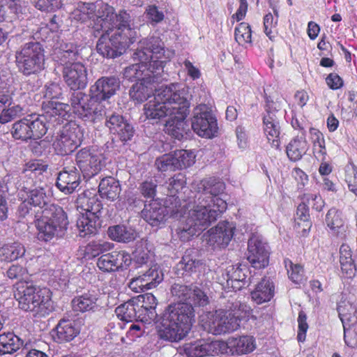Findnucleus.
Returning <instances> with one entry per match:
<instances>
[{
    "instance_id": "f257e3e1",
    "label": "nucleus",
    "mask_w": 357,
    "mask_h": 357,
    "mask_svg": "<svg viewBox=\"0 0 357 357\" xmlns=\"http://www.w3.org/2000/svg\"><path fill=\"white\" fill-rule=\"evenodd\" d=\"M174 51L166 48L160 37L151 36L141 40L132 59L138 63L126 67L123 77L129 82L151 79L160 75Z\"/></svg>"
},
{
    "instance_id": "f03ea898",
    "label": "nucleus",
    "mask_w": 357,
    "mask_h": 357,
    "mask_svg": "<svg viewBox=\"0 0 357 357\" xmlns=\"http://www.w3.org/2000/svg\"><path fill=\"white\" fill-rule=\"evenodd\" d=\"M130 15L126 10H120L114 19V29L108 32L101 31L96 49L107 58L121 55L136 40V31L130 26Z\"/></svg>"
},
{
    "instance_id": "7ed1b4c3",
    "label": "nucleus",
    "mask_w": 357,
    "mask_h": 357,
    "mask_svg": "<svg viewBox=\"0 0 357 357\" xmlns=\"http://www.w3.org/2000/svg\"><path fill=\"white\" fill-rule=\"evenodd\" d=\"M195 322V311L190 303H171L163 313L158 335L162 340L178 342L188 335Z\"/></svg>"
},
{
    "instance_id": "20e7f679",
    "label": "nucleus",
    "mask_w": 357,
    "mask_h": 357,
    "mask_svg": "<svg viewBox=\"0 0 357 357\" xmlns=\"http://www.w3.org/2000/svg\"><path fill=\"white\" fill-rule=\"evenodd\" d=\"M15 287L14 296L21 310L31 312L38 317H45L52 312V292L49 288L34 285L29 281H19Z\"/></svg>"
},
{
    "instance_id": "39448f33",
    "label": "nucleus",
    "mask_w": 357,
    "mask_h": 357,
    "mask_svg": "<svg viewBox=\"0 0 357 357\" xmlns=\"http://www.w3.org/2000/svg\"><path fill=\"white\" fill-rule=\"evenodd\" d=\"M187 99V91L180 89L179 84L162 86L155 90L153 99L144 105V115L148 119L160 121L172 116L177 107Z\"/></svg>"
},
{
    "instance_id": "423d86ee",
    "label": "nucleus",
    "mask_w": 357,
    "mask_h": 357,
    "mask_svg": "<svg viewBox=\"0 0 357 357\" xmlns=\"http://www.w3.org/2000/svg\"><path fill=\"white\" fill-rule=\"evenodd\" d=\"M35 226L38 240L48 242L59 232L67 229L68 215L60 206H50L48 208L37 212L35 215Z\"/></svg>"
},
{
    "instance_id": "0eeeda50",
    "label": "nucleus",
    "mask_w": 357,
    "mask_h": 357,
    "mask_svg": "<svg viewBox=\"0 0 357 357\" xmlns=\"http://www.w3.org/2000/svg\"><path fill=\"white\" fill-rule=\"evenodd\" d=\"M73 15L75 19L82 22L96 17L93 28L100 33V31L108 32L114 29V19L118 14L114 13L113 7L100 2L79 3Z\"/></svg>"
},
{
    "instance_id": "6e6552de",
    "label": "nucleus",
    "mask_w": 357,
    "mask_h": 357,
    "mask_svg": "<svg viewBox=\"0 0 357 357\" xmlns=\"http://www.w3.org/2000/svg\"><path fill=\"white\" fill-rule=\"evenodd\" d=\"M15 57L16 67L23 75H36L45 68V50L40 43H25L15 52Z\"/></svg>"
},
{
    "instance_id": "1a4fd4ad",
    "label": "nucleus",
    "mask_w": 357,
    "mask_h": 357,
    "mask_svg": "<svg viewBox=\"0 0 357 357\" xmlns=\"http://www.w3.org/2000/svg\"><path fill=\"white\" fill-rule=\"evenodd\" d=\"M84 130L76 121L66 123L52 144L57 155H67L75 151L82 144Z\"/></svg>"
},
{
    "instance_id": "9d476101",
    "label": "nucleus",
    "mask_w": 357,
    "mask_h": 357,
    "mask_svg": "<svg viewBox=\"0 0 357 357\" xmlns=\"http://www.w3.org/2000/svg\"><path fill=\"white\" fill-rule=\"evenodd\" d=\"M226 297L229 298L225 305V333L238 330L242 321H247L250 317H254L249 305L231 294L225 296Z\"/></svg>"
},
{
    "instance_id": "9b49d317",
    "label": "nucleus",
    "mask_w": 357,
    "mask_h": 357,
    "mask_svg": "<svg viewBox=\"0 0 357 357\" xmlns=\"http://www.w3.org/2000/svg\"><path fill=\"white\" fill-rule=\"evenodd\" d=\"M47 165L40 160H31L26 162L24 166L17 181L18 188L20 193L26 192L35 188L39 181H41V176L47 169Z\"/></svg>"
},
{
    "instance_id": "f8f14e48",
    "label": "nucleus",
    "mask_w": 357,
    "mask_h": 357,
    "mask_svg": "<svg viewBox=\"0 0 357 357\" xmlns=\"http://www.w3.org/2000/svg\"><path fill=\"white\" fill-rule=\"evenodd\" d=\"M192 128L199 136L211 139L218 132L217 121L206 105L196 107L192 119Z\"/></svg>"
},
{
    "instance_id": "ddd939ff",
    "label": "nucleus",
    "mask_w": 357,
    "mask_h": 357,
    "mask_svg": "<svg viewBox=\"0 0 357 357\" xmlns=\"http://www.w3.org/2000/svg\"><path fill=\"white\" fill-rule=\"evenodd\" d=\"M102 160V155L93 147L82 148L76 153V164L84 178H91L100 172Z\"/></svg>"
},
{
    "instance_id": "4468645a",
    "label": "nucleus",
    "mask_w": 357,
    "mask_h": 357,
    "mask_svg": "<svg viewBox=\"0 0 357 357\" xmlns=\"http://www.w3.org/2000/svg\"><path fill=\"white\" fill-rule=\"evenodd\" d=\"M246 259L255 268H264L269 264L270 249L263 238L252 234L248 242Z\"/></svg>"
},
{
    "instance_id": "2eb2a0df",
    "label": "nucleus",
    "mask_w": 357,
    "mask_h": 357,
    "mask_svg": "<svg viewBox=\"0 0 357 357\" xmlns=\"http://www.w3.org/2000/svg\"><path fill=\"white\" fill-rule=\"evenodd\" d=\"M132 263V257L126 250H113L102 254L97 260L98 268L104 273L126 269Z\"/></svg>"
},
{
    "instance_id": "dca6fc26",
    "label": "nucleus",
    "mask_w": 357,
    "mask_h": 357,
    "mask_svg": "<svg viewBox=\"0 0 357 357\" xmlns=\"http://www.w3.org/2000/svg\"><path fill=\"white\" fill-rule=\"evenodd\" d=\"M190 103L187 99L177 107L172 116H169L164 128L167 134L178 139H181L183 137L188 127L185 119L190 112Z\"/></svg>"
},
{
    "instance_id": "f3484780",
    "label": "nucleus",
    "mask_w": 357,
    "mask_h": 357,
    "mask_svg": "<svg viewBox=\"0 0 357 357\" xmlns=\"http://www.w3.org/2000/svg\"><path fill=\"white\" fill-rule=\"evenodd\" d=\"M62 74L66 85L74 91L84 89L88 84L87 70L82 62H74L63 66Z\"/></svg>"
},
{
    "instance_id": "a211bd4d",
    "label": "nucleus",
    "mask_w": 357,
    "mask_h": 357,
    "mask_svg": "<svg viewBox=\"0 0 357 357\" xmlns=\"http://www.w3.org/2000/svg\"><path fill=\"white\" fill-rule=\"evenodd\" d=\"M207 206H197L189 211L186 219L201 233L217 220L218 211Z\"/></svg>"
},
{
    "instance_id": "6ab92c4d",
    "label": "nucleus",
    "mask_w": 357,
    "mask_h": 357,
    "mask_svg": "<svg viewBox=\"0 0 357 357\" xmlns=\"http://www.w3.org/2000/svg\"><path fill=\"white\" fill-rule=\"evenodd\" d=\"M120 87L119 78L114 76L102 77L90 88L89 93L102 103L114 96Z\"/></svg>"
},
{
    "instance_id": "aec40b11",
    "label": "nucleus",
    "mask_w": 357,
    "mask_h": 357,
    "mask_svg": "<svg viewBox=\"0 0 357 357\" xmlns=\"http://www.w3.org/2000/svg\"><path fill=\"white\" fill-rule=\"evenodd\" d=\"M195 189L200 193L211 195V202L216 205L218 211H221L220 207L223 204V200L220 196L223 191V183L215 177L205 178L200 180Z\"/></svg>"
},
{
    "instance_id": "412c9836",
    "label": "nucleus",
    "mask_w": 357,
    "mask_h": 357,
    "mask_svg": "<svg viewBox=\"0 0 357 357\" xmlns=\"http://www.w3.org/2000/svg\"><path fill=\"white\" fill-rule=\"evenodd\" d=\"M105 126L112 134L117 135L123 143L131 140L133 137L132 126L128 123L122 115L113 114L106 119Z\"/></svg>"
},
{
    "instance_id": "4be33fe9",
    "label": "nucleus",
    "mask_w": 357,
    "mask_h": 357,
    "mask_svg": "<svg viewBox=\"0 0 357 357\" xmlns=\"http://www.w3.org/2000/svg\"><path fill=\"white\" fill-rule=\"evenodd\" d=\"M79 333L80 326L78 322L62 319L52 330V337L56 342L62 344L72 341Z\"/></svg>"
},
{
    "instance_id": "5701e85b",
    "label": "nucleus",
    "mask_w": 357,
    "mask_h": 357,
    "mask_svg": "<svg viewBox=\"0 0 357 357\" xmlns=\"http://www.w3.org/2000/svg\"><path fill=\"white\" fill-rule=\"evenodd\" d=\"M76 116L85 122L96 123L100 121L105 114V107L89 93V98Z\"/></svg>"
},
{
    "instance_id": "b1692460",
    "label": "nucleus",
    "mask_w": 357,
    "mask_h": 357,
    "mask_svg": "<svg viewBox=\"0 0 357 357\" xmlns=\"http://www.w3.org/2000/svg\"><path fill=\"white\" fill-rule=\"evenodd\" d=\"M117 317L126 322L142 319L144 313L140 306V299L132 298L117 307L115 310Z\"/></svg>"
},
{
    "instance_id": "393cba45",
    "label": "nucleus",
    "mask_w": 357,
    "mask_h": 357,
    "mask_svg": "<svg viewBox=\"0 0 357 357\" xmlns=\"http://www.w3.org/2000/svg\"><path fill=\"white\" fill-rule=\"evenodd\" d=\"M227 352L231 354H247L252 352L256 348L255 340L252 336L243 335L230 337L225 342Z\"/></svg>"
},
{
    "instance_id": "a878e982",
    "label": "nucleus",
    "mask_w": 357,
    "mask_h": 357,
    "mask_svg": "<svg viewBox=\"0 0 357 357\" xmlns=\"http://www.w3.org/2000/svg\"><path fill=\"white\" fill-rule=\"evenodd\" d=\"M225 271L227 278V287H225V289L226 288L228 289L227 294L234 291L235 294L232 296L236 297V292L247 284V281L245 280L246 275L238 263L235 265H228Z\"/></svg>"
},
{
    "instance_id": "bb28decb",
    "label": "nucleus",
    "mask_w": 357,
    "mask_h": 357,
    "mask_svg": "<svg viewBox=\"0 0 357 357\" xmlns=\"http://www.w3.org/2000/svg\"><path fill=\"white\" fill-rule=\"evenodd\" d=\"M263 130L268 142H271L272 146L278 148L280 126L275 112L271 111L269 107L266 109V114L263 118Z\"/></svg>"
},
{
    "instance_id": "cd10ccee",
    "label": "nucleus",
    "mask_w": 357,
    "mask_h": 357,
    "mask_svg": "<svg viewBox=\"0 0 357 357\" xmlns=\"http://www.w3.org/2000/svg\"><path fill=\"white\" fill-rule=\"evenodd\" d=\"M80 183V175L75 168L67 170L64 169L57 177V188L66 194L73 193Z\"/></svg>"
},
{
    "instance_id": "c85d7f7f",
    "label": "nucleus",
    "mask_w": 357,
    "mask_h": 357,
    "mask_svg": "<svg viewBox=\"0 0 357 357\" xmlns=\"http://www.w3.org/2000/svg\"><path fill=\"white\" fill-rule=\"evenodd\" d=\"M200 322L204 331L213 335H220L223 332V310L207 312L202 315Z\"/></svg>"
},
{
    "instance_id": "c756f323",
    "label": "nucleus",
    "mask_w": 357,
    "mask_h": 357,
    "mask_svg": "<svg viewBox=\"0 0 357 357\" xmlns=\"http://www.w3.org/2000/svg\"><path fill=\"white\" fill-rule=\"evenodd\" d=\"M121 192L120 182L114 177L107 176L100 180L98 193L102 199L114 202L119 197Z\"/></svg>"
},
{
    "instance_id": "7c9ffc66",
    "label": "nucleus",
    "mask_w": 357,
    "mask_h": 357,
    "mask_svg": "<svg viewBox=\"0 0 357 357\" xmlns=\"http://www.w3.org/2000/svg\"><path fill=\"white\" fill-rule=\"evenodd\" d=\"M167 213L166 207L158 200H151L149 205H145L142 215L151 225L157 226L165 220Z\"/></svg>"
},
{
    "instance_id": "2f4dec72",
    "label": "nucleus",
    "mask_w": 357,
    "mask_h": 357,
    "mask_svg": "<svg viewBox=\"0 0 357 357\" xmlns=\"http://www.w3.org/2000/svg\"><path fill=\"white\" fill-rule=\"evenodd\" d=\"M26 252V248L21 242H8L0 247V260L10 263L24 257Z\"/></svg>"
},
{
    "instance_id": "473e14b6",
    "label": "nucleus",
    "mask_w": 357,
    "mask_h": 357,
    "mask_svg": "<svg viewBox=\"0 0 357 357\" xmlns=\"http://www.w3.org/2000/svg\"><path fill=\"white\" fill-rule=\"evenodd\" d=\"M98 297L94 291L89 290L81 295L75 296L72 301V308L77 312L93 311L97 307Z\"/></svg>"
},
{
    "instance_id": "72a5a7b5",
    "label": "nucleus",
    "mask_w": 357,
    "mask_h": 357,
    "mask_svg": "<svg viewBox=\"0 0 357 357\" xmlns=\"http://www.w3.org/2000/svg\"><path fill=\"white\" fill-rule=\"evenodd\" d=\"M309 149V145L305 135L302 132L301 135L294 137L286 146L287 157L291 161L300 160Z\"/></svg>"
},
{
    "instance_id": "f704fd0d",
    "label": "nucleus",
    "mask_w": 357,
    "mask_h": 357,
    "mask_svg": "<svg viewBox=\"0 0 357 357\" xmlns=\"http://www.w3.org/2000/svg\"><path fill=\"white\" fill-rule=\"evenodd\" d=\"M326 224L333 235L341 238L346 236L347 226L342 217V213L336 208H331L326 215Z\"/></svg>"
},
{
    "instance_id": "c9c22d12",
    "label": "nucleus",
    "mask_w": 357,
    "mask_h": 357,
    "mask_svg": "<svg viewBox=\"0 0 357 357\" xmlns=\"http://www.w3.org/2000/svg\"><path fill=\"white\" fill-rule=\"evenodd\" d=\"M275 286L268 278H263L251 292V297L257 304L268 302L273 297Z\"/></svg>"
},
{
    "instance_id": "e433bc0d",
    "label": "nucleus",
    "mask_w": 357,
    "mask_h": 357,
    "mask_svg": "<svg viewBox=\"0 0 357 357\" xmlns=\"http://www.w3.org/2000/svg\"><path fill=\"white\" fill-rule=\"evenodd\" d=\"M112 247L113 245L107 241H91L86 245L80 246L78 252L82 258L90 260L110 250Z\"/></svg>"
},
{
    "instance_id": "4c0bfd02",
    "label": "nucleus",
    "mask_w": 357,
    "mask_h": 357,
    "mask_svg": "<svg viewBox=\"0 0 357 357\" xmlns=\"http://www.w3.org/2000/svg\"><path fill=\"white\" fill-rule=\"evenodd\" d=\"M99 215H89L82 213L77 220L79 236L86 237L95 235L98 232Z\"/></svg>"
},
{
    "instance_id": "58836bf2",
    "label": "nucleus",
    "mask_w": 357,
    "mask_h": 357,
    "mask_svg": "<svg viewBox=\"0 0 357 357\" xmlns=\"http://www.w3.org/2000/svg\"><path fill=\"white\" fill-rule=\"evenodd\" d=\"M27 119L31 139H39L46 134L47 127L45 116L32 114L28 115Z\"/></svg>"
},
{
    "instance_id": "ea45409f",
    "label": "nucleus",
    "mask_w": 357,
    "mask_h": 357,
    "mask_svg": "<svg viewBox=\"0 0 357 357\" xmlns=\"http://www.w3.org/2000/svg\"><path fill=\"white\" fill-rule=\"evenodd\" d=\"M294 220V229L297 233L305 235L310 230L312 223L310 220L309 209L305 204L298 206Z\"/></svg>"
},
{
    "instance_id": "a19ab883",
    "label": "nucleus",
    "mask_w": 357,
    "mask_h": 357,
    "mask_svg": "<svg viewBox=\"0 0 357 357\" xmlns=\"http://www.w3.org/2000/svg\"><path fill=\"white\" fill-rule=\"evenodd\" d=\"M26 199L31 203L33 207H38L41 211L48 208L50 206H58L51 204L50 199L46 194L45 189L42 187L35 188L29 192H25Z\"/></svg>"
},
{
    "instance_id": "79ce46f5",
    "label": "nucleus",
    "mask_w": 357,
    "mask_h": 357,
    "mask_svg": "<svg viewBox=\"0 0 357 357\" xmlns=\"http://www.w3.org/2000/svg\"><path fill=\"white\" fill-rule=\"evenodd\" d=\"M23 341L13 333L0 335V355L13 354L22 346Z\"/></svg>"
},
{
    "instance_id": "37998d69",
    "label": "nucleus",
    "mask_w": 357,
    "mask_h": 357,
    "mask_svg": "<svg viewBox=\"0 0 357 357\" xmlns=\"http://www.w3.org/2000/svg\"><path fill=\"white\" fill-rule=\"evenodd\" d=\"M149 79H144L139 82H136L130 90V98L137 102H143L146 100L153 92L152 84Z\"/></svg>"
},
{
    "instance_id": "c03bdc74",
    "label": "nucleus",
    "mask_w": 357,
    "mask_h": 357,
    "mask_svg": "<svg viewBox=\"0 0 357 357\" xmlns=\"http://www.w3.org/2000/svg\"><path fill=\"white\" fill-rule=\"evenodd\" d=\"M42 108L47 116H58L61 118H65L70 110L68 104L60 102L55 100L44 101Z\"/></svg>"
},
{
    "instance_id": "a18cd8bd",
    "label": "nucleus",
    "mask_w": 357,
    "mask_h": 357,
    "mask_svg": "<svg viewBox=\"0 0 357 357\" xmlns=\"http://www.w3.org/2000/svg\"><path fill=\"white\" fill-rule=\"evenodd\" d=\"M78 202L85 213L89 215H100L102 204L96 195L88 197L86 193H84L79 197Z\"/></svg>"
},
{
    "instance_id": "49530a36",
    "label": "nucleus",
    "mask_w": 357,
    "mask_h": 357,
    "mask_svg": "<svg viewBox=\"0 0 357 357\" xmlns=\"http://www.w3.org/2000/svg\"><path fill=\"white\" fill-rule=\"evenodd\" d=\"M107 234L109 237L117 242L128 243L135 238V233L132 230L128 229L124 225H114L108 228Z\"/></svg>"
},
{
    "instance_id": "de8ad7c7",
    "label": "nucleus",
    "mask_w": 357,
    "mask_h": 357,
    "mask_svg": "<svg viewBox=\"0 0 357 357\" xmlns=\"http://www.w3.org/2000/svg\"><path fill=\"white\" fill-rule=\"evenodd\" d=\"M337 312L344 329L347 326H349L356 321V307L351 303L347 301L340 302L337 306Z\"/></svg>"
},
{
    "instance_id": "09e8293b",
    "label": "nucleus",
    "mask_w": 357,
    "mask_h": 357,
    "mask_svg": "<svg viewBox=\"0 0 357 357\" xmlns=\"http://www.w3.org/2000/svg\"><path fill=\"white\" fill-rule=\"evenodd\" d=\"M22 13L21 0H0V22L5 21L10 14Z\"/></svg>"
},
{
    "instance_id": "8fccbe9b",
    "label": "nucleus",
    "mask_w": 357,
    "mask_h": 357,
    "mask_svg": "<svg viewBox=\"0 0 357 357\" xmlns=\"http://www.w3.org/2000/svg\"><path fill=\"white\" fill-rule=\"evenodd\" d=\"M82 48L74 43L66 44L65 49L60 52L59 60L63 66L73 63L77 59Z\"/></svg>"
},
{
    "instance_id": "3c124183",
    "label": "nucleus",
    "mask_w": 357,
    "mask_h": 357,
    "mask_svg": "<svg viewBox=\"0 0 357 357\" xmlns=\"http://www.w3.org/2000/svg\"><path fill=\"white\" fill-rule=\"evenodd\" d=\"M27 116L13 124L12 135L16 139L27 141L31 139Z\"/></svg>"
},
{
    "instance_id": "603ef678",
    "label": "nucleus",
    "mask_w": 357,
    "mask_h": 357,
    "mask_svg": "<svg viewBox=\"0 0 357 357\" xmlns=\"http://www.w3.org/2000/svg\"><path fill=\"white\" fill-rule=\"evenodd\" d=\"M234 38L236 41L242 46L252 43V30L249 24L241 22L234 30Z\"/></svg>"
},
{
    "instance_id": "864d4df0",
    "label": "nucleus",
    "mask_w": 357,
    "mask_h": 357,
    "mask_svg": "<svg viewBox=\"0 0 357 357\" xmlns=\"http://www.w3.org/2000/svg\"><path fill=\"white\" fill-rule=\"evenodd\" d=\"M173 155L177 163L178 169H182L190 167L195 163V155L192 151L184 149L176 150Z\"/></svg>"
},
{
    "instance_id": "5fc2aeb1",
    "label": "nucleus",
    "mask_w": 357,
    "mask_h": 357,
    "mask_svg": "<svg viewBox=\"0 0 357 357\" xmlns=\"http://www.w3.org/2000/svg\"><path fill=\"white\" fill-rule=\"evenodd\" d=\"M284 265L287 271L289 278L296 284H300L305 280L304 270L302 266L293 264L289 259L284 260Z\"/></svg>"
},
{
    "instance_id": "6e6d98bb",
    "label": "nucleus",
    "mask_w": 357,
    "mask_h": 357,
    "mask_svg": "<svg viewBox=\"0 0 357 357\" xmlns=\"http://www.w3.org/2000/svg\"><path fill=\"white\" fill-rule=\"evenodd\" d=\"M177 235L179 239L183 242L189 241L194 236L198 235L200 232L187 219L180 223L177 230Z\"/></svg>"
},
{
    "instance_id": "4d7b16f0",
    "label": "nucleus",
    "mask_w": 357,
    "mask_h": 357,
    "mask_svg": "<svg viewBox=\"0 0 357 357\" xmlns=\"http://www.w3.org/2000/svg\"><path fill=\"white\" fill-rule=\"evenodd\" d=\"M171 294L178 302L188 303L192 298V289L188 285L175 283L171 287Z\"/></svg>"
},
{
    "instance_id": "13d9d810",
    "label": "nucleus",
    "mask_w": 357,
    "mask_h": 357,
    "mask_svg": "<svg viewBox=\"0 0 357 357\" xmlns=\"http://www.w3.org/2000/svg\"><path fill=\"white\" fill-rule=\"evenodd\" d=\"M274 13L276 15L273 17V14L268 13L264 18V27L266 35L271 40H273L277 35L276 26L278 24V13L274 9Z\"/></svg>"
},
{
    "instance_id": "bf43d9fd",
    "label": "nucleus",
    "mask_w": 357,
    "mask_h": 357,
    "mask_svg": "<svg viewBox=\"0 0 357 357\" xmlns=\"http://www.w3.org/2000/svg\"><path fill=\"white\" fill-rule=\"evenodd\" d=\"M186 185L185 176L181 173L176 174L169 178L167 190L170 196L174 197Z\"/></svg>"
},
{
    "instance_id": "052dcab7",
    "label": "nucleus",
    "mask_w": 357,
    "mask_h": 357,
    "mask_svg": "<svg viewBox=\"0 0 357 357\" xmlns=\"http://www.w3.org/2000/svg\"><path fill=\"white\" fill-rule=\"evenodd\" d=\"M23 112L24 108L20 105L3 107L0 111V123L2 124L7 123L22 114Z\"/></svg>"
},
{
    "instance_id": "680f3d73",
    "label": "nucleus",
    "mask_w": 357,
    "mask_h": 357,
    "mask_svg": "<svg viewBox=\"0 0 357 357\" xmlns=\"http://www.w3.org/2000/svg\"><path fill=\"white\" fill-rule=\"evenodd\" d=\"M141 275L145 280V285H147L149 289L156 287L163 280L162 274L155 266L151 267Z\"/></svg>"
},
{
    "instance_id": "e2e57ef3",
    "label": "nucleus",
    "mask_w": 357,
    "mask_h": 357,
    "mask_svg": "<svg viewBox=\"0 0 357 357\" xmlns=\"http://www.w3.org/2000/svg\"><path fill=\"white\" fill-rule=\"evenodd\" d=\"M177 163L172 154H164L155 160V165L160 172L178 170Z\"/></svg>"
},
{
    "instance_id": "0e129e2a",
    "label": "nucleus",
    "mask_w": 357,
    "mask_h": 357,
    "mask_svg": "<svg viewBox=\"0 0 357 357\" xmlns=\"http://www.w3.org/2000/svg\"><path fill=\"white\" fill-rule=\"evenodd\" d=\"M206 351L204 340L186 344L184 347V351L189 357H204L206 356Z\"/></svg>"
},
{
    "instance_id": "69168bd1",
    "label": "nucleus",
    "mask_w": 357,
    "mask_h": 357,
    "mask_svg": "<svg viewBox=\"0 0 357 357\" xmlns=\"http://www.w3.org/2000/svg\"><path fill=\"white\" fill-rule=\"evenodd\" d=\"M206 240L210 245H220L223 243V223L219 222L217 226L207 231Z\"/></svg>"
},
{
    "instance_id": "338daca9",
    "label": "nucleus",
    "mask_w": 357,
    "mask_h": 357,
    "mask_svg": "<svg viewBox=\"0 0 357 357\" xmlns=\"http://www.w3.org/2000/svg\"><path fill=\"white\" fill-rule=\"evenodd\" d=\"M89 99L86 94L82 91H74L72 93L70 99V109H72L73 113L76 116L80 109L82 107L84 102Z\"/></svg>"
},
{
    "instance_id": "774afa93",
    "label": "nucleus",
    "mask_w": 357,
    "mask_h": 357,
    "mask_svg": "<svg viewBox=\"0 0 357 357\" xmlns=\"http://www.w3.org/2000/svg\"><path fill=\"white\" fill-rule=\"evenodd\" d=\"M141 195L146 199L155 200L157 192V183L155 181L146 180L143 181L139 188Z\"/></svg>"
}]
</instances>
